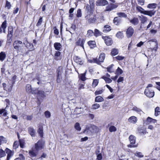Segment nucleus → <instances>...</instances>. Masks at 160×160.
Segmentation results:
<instances>
[{"mask_svg":"<svg viewBox=\"0 0 160 160\" xmlns=\"http://www.w3.org/2000/svg\"><path fill=\"white\" fill-rule=\"evenodd\" d=\"M73 61L78 64L82 65L84 62V60L81 57L77 56H74L73 58Z\"/></svg>","mask_w":160,"mask_h":160,"instance_id":"9b49d317","label":"nucleus"},{"mask_svg":"<svg viewBox=\"0 0 160 160\" xmlns=\"http://www.w3.org/2000/svg\"><path fill=\"white\" fill-rule=\"evenodd\" d=\"M111 30V27L109 25H104L103 27L102 32L104 33H107Z\"/></svg>","mask_w":160,"mask_h":160,"instance_id":"393cba45","label":"nucleus"},{"mask_svg":"<svg viewBox=\"0 0 160 160\" xmlns=\"http://www.w3.org/2000/svg\"><path fill=\"white\" fill-rule=\"evenodd\" d=\"M94 0H89V4H87L85 6V10H94Z\"/></svg>","mask_w":160,"mask_h":160,"instance_id":"9d476101","label":"nucleus"},{"mask_svg":"<svg viewBox=\"0 0 160 160\" xmlns=\"http://www.w3.org/2000/svg\"><path fill=\"white\" fill-rule=\"evenodd\" d=\"M157 122V120L154 119L151 117H148L144 123L146 125H149L151 123H155Z\"/></svg>","mask_w":160,"mask_h":160,"instance_id":"f3484780","label":"nucleus"},{"mask_svg":"<svg viewBox=\"0 0 160 160\" xmlns=\"http://www.w3.org/2000/svg\"><path fill=\"white\" fill-rule=\"evenodd\" d=\"M19 144L17 141H15L13 144V148L14 149H16L19 147Z\"/></svg>","mask_w":160,"mask_h":160,"instance_id":"603ef678","label":"nucleus"},{"mask_svg":"<svg viewBox=\"0 0 160 160\" xmlns=\"http://www.w3.org/2000/svg\"><path fill=\"white\" fill-rule=\"evenodd\" d=\"M116 36L118 38L122 39L123 37L122 32H118L116 34Z\"/></svg>","mask_w":160,"mask_h":160,"instance_id":"37998d69","label":"nucleus"},{"mask_svg":"<svg viewBox=\"0 0 160 160\" xmlns=\"http://www.w3.org/2000/svg\"><path fill=\"white\" fill-rule=\"evenodd\" d=\"M156 13V11L154 10H145L143 12H141V13L144 14V15L149 16L150 17H152Z\"/></svg>","mask_w":160,"mask_h":160,"instance_id":"ddd939ff","label":"nucleus"},{"mask_svg":"<svg viewBox=\"0 0 160 160\" xmlns=\"http://www.w3.org/2000/svg\"><path fill=\"white\" fill-rule=\"evenodd\" d=\"M86 39L85 38H79L75 42L76 46H80L84 48V44L85 42Z\"/></svg>","mask_w":160,"mask_h":160,"instance_id":"f8f14e48","label":"nucleus"},{"mask_svg":"<svg viewBox=\"0 0 160 160\" xmlns=\"http://www.w3.org/2000/svg\"><path fill=\"white\" fill-rule=\"evenodd\" d=\"M100 107V105L98 104L95 103L92 105V108L93 109H96Z\"/></svg>","mask_w":160,"mask_h":160,"instance_id":"e2e57ef3","label":"nucleus"},{"mask_svg":"<svg viewBox=\"0 0 160 160\" xmlns=\"http://www.w3.org/2000/svg\"><path fill=\"white\" fill-rule=\"evenodd\" d=\"M101 78L103 79L106 83H110L112 82V80L111 78H108L104 76H102L101 77Z\"/></svg>","mask_w":160,"mask_h":160,"instance_id":"58836bf2","label":"nucleus"},{"mask_svg":"<svg viewBox=\"0 0 160 160\" xmlns=\"http://www.w3.org/2000/svg\"><path fill=\"white\" fill-rule=\"evenodd\" d=\"M13 28L12 26H9L8 28V36H13Z\"/></svg>","mask_w":160,"mask_h":160,"instance_id":"473e14b6","label":"nucleus"},{"mask_svg":"<svg viewBox=\"0 0 160 160\" xmlns=\"http://www.w3.org/2000/svg\"><path fill=\"white\" fill-rule=\"evenodd\" d=\"M45 141L42 139L39 140L37 143L34 144V149L36 151L33 149L29 151L28 154L31 157H36L39 151L43 149L45 146Z\"/></svg>","mask_w":160,"mask_h":160,"instance_id":"f03ea898","label":"nucleus"},{"mask_svg":"<svg viewBox=\"0 0 160 160\" xmlns=\"http://www.w3.org/2000/svg\"><path fill=\"white\" fill-rule=\"evenodd\" d=\"M134 29L132 26L129 27L126 30V36L127 38L131 37L134 33Z\"/></svg>","mask_w":160,"mask_h":160,"instance_id":"6e6552de","label":"nucleus"},{"mask_svg":"<svg viewBox=\"0 0 160 160\" xmlns=\"http://www.w3.org/2000/svg\"><path fill=\"white\" fill-rule=\"evenodd\" d=\"M32 94L34 95L37 94L38 95L37 98L38 100L39 101H40L39 98H44L46 96L44 91L42 90H39L38 88H36L34 89V91L32 93Z\"/></svg>","mask_w":160,"mask_h":160,"instance_id":"39448f33","label":"nucleus"},{"mask_svg":"<svg viewBox=\"0 0 160 160\" xmlns=\"http://www.w3.org/2000/svg\"><path fill=\"white\" fill-rule=\"evenodd\" d=\"M20 148H24L25 147V141L24 139H21L18 140Z\"/></svg>","mask_w":160,"mask_h":160,"instance_id":"a878e982","label":"nucleus"},{"mask_svg":"<svg viewBox=\"0 0 160 160\" xmlns=\"http://www.w3.org/2000/svg\"><path fill=\"white\" fill-rule=\"evenodd\" d=\"M89 61L91 63H96L100 65V62L98 61L97 58H93L92 59L89 60Z\"/></svg>","mask_w":160,"mask_h":160,"instance_id":"a19ab883","label":"nucleus"},{"mask_svg":"<svg viewBox=\"0 0 160 160\" xmlns=\"http://www.w3.org/2000/svg\"><path fill=\"white\" fill-rule=\"evenodd\" d=\"M87 43L91 49H93L97 46L96 43L95 41H89Z\"/></svg>","mask_w":160,"mask_h":160,"instance_id":"4be33fe9","label":"nucleus"},{"mask_svg":"<svg viewBox=\"0 0 160 160\" xmlns=\"http://www.w3.org/2000/svg\"><path fill=\"white\" fill-rule=\"evenodd\" d=\"M130 22L134 26L137 25L139 22V20L138 18L134 17L130 20Z\"/></svg>","mask_w":160,"mask_h":160,"instance_id":"5701e85b","label":"nucleus"},{"mask_svg":"<svg viewBox=\"0 0 160 160\" xmlns=\"http://www.w3.org/2000/svg\"><path fill=\"white\" fill-rule=\"evenodd\" d=\"M7 27V21L5 20L2 24V32L4 33H6V29Z\"/></svg>","mask_w":160,"mask_h":160,"instance_id":"7c9ffc66","label":"nucleus"},{"mask_svg":"<svg viewBox=\"0 0 160 160\" xmlns=\"http://www.w3.org/2000/svg\"><path fill=\"white\" fill-rule=\"evenodd\" d=\"M94 35V32L91 29L88 30L87 31V35L88 37H92Z\"/></svg>","mask_w":160,"mask_h":160,"instance_id":"4d7b16f0","label":"nucleus"},{"mask_svg":"<svg viewBox=\"0 0 160 160\" xmlns=\"http://www.w3.org/2000/svg\"><path fill=\"white\" fill-rule=\"evenodd\" d=\"M117 15L118 16V17H119L121 18H127V14L124 12H119L117 13Z\"/></svg>","mask_w":160,"mask_h":160,"instance_id":"c9c22d12","label":"nucleus"},{"mask_svg":"<svg viewBox=\"0 0 160 160\" xmlns=\"http://www.w3.org/2000/svg\"><path fill=\"white\" fill-rule=\"evenodd\" d=\"M6 153L7 154V160H9L11 157L13 155L14 152L10 150L8 148H6L5 149Z\"/></svg>","mask_w":160,"mask_h":160,"instance_id":"2eb2a0df","label":"nucleus"},{"mask_svg":"<svg viewBox=\"0 0 160 160\" xmlns=\"http://www.w3.org/2000/svg\"><path fill=\"white\" fill-rule=\"evenodd\" d=\"M22 42L20 40H16L13 44V46L14 49L18 52L22 50Z\"/></svg>","mask_w":160,"mask_h":160,"instance_id":"20e7f679","label":"nucleus"},{"mask_svg":"<svg viewBox=\"0 0 160 160\" xmlns=\"http://www.w3.org/2000/svg\"><path fill=\"white\" fill-rule=\"evenodd\" d=\"M112 3L108 4V1L106 0H98L96 3L97 6H104L106 5L107 6L106 7L104 10L105 12H110L117 8L118 6V3L116 2L115 0H108Z\"/></svg>","mask_w":160,"mask_h":160,"instance_id":"f257e3e1","label":"nucleus"},{"mask_svg":"<svg viewBox=\"0 0 160 160\" xmlns=\"http://www.w3.org/2000/svg\"><path fill=\"white\" fill-rule=\"evenodd\" d=\"M118 49L117 48H113L112 49L110 54L112 56H113L118 55Z\"/></svg>","mask_w":160,"mask_h":160,"instance_id":"cd10ccee","label":"nucleus"},{"mask_svg":"<svg viewBox=\"0 0 160 160\" xmlns=\"http://www.w3.org/2000/svg\"><path fill=\"white\" fill-rule=\"evenodd\" d=\"M128 121L130 123L135 124L137 121V118L135 116H132L129 118Z\"/></svg>","mask_w":160,"mask_h":160,"instance_id":"b1692460","label":"nucleus"},{"mask_svg":"<svg viewBox=\"0 0 160 160\" xmlns=\"http://www.w3.org/2000/svg\"><path fill=\"white\" fill-rule=\"evenodd\" d=\"M28 133L32 137H34L36 135V132L35 129L32 127H29L28 128Z\"/></svg>","mask_w":160,"mask_h":160,"instance_id":"6ab92c4d","label":"nucleus"},{"mask_svg":"<svg viewBox=\"0 0 160 160\" xmlns=\"http://www.w3.org/2000/svg\"><path fill=\"white\" fill-rule=\"evenodd\" d=\"M12 36H8L7 35V42L8 43H11L12 40Z\"/></svg>","mask_w":160,"mask_h":160,"instance_id":"680f3d73","label":"nucleus"},{"mask_svg":"<svg viewBox=\"0 0 160 160\" xmlns=\"http://www.w3.org/2000/svg\"><path fill=\"white\" fill-rule=\"evenodd\" d=\"M11 7V5L10 2L7 0L6 1L5 7L7 8L8 9H10Z\"/></svg>","mask_w":160,"mask_h":160,"instance_id":"6e6d98bb","label":"nucleus"},{"mask_svg":"<svg viewBox=\"0 0 160 160\" xmlns=\"http://www.w3.org/2000/svg\"><path fill=\"white\" fill-rule=\"evenodd\" d=\"M148 18H147L144 16H142V18L140 19V21H141V22L142 23H144L147 21Z\"/></svg>","mask_w":160,"mask_h":160,"instance_id":"052dcab7","label":"nucleus"},{"mask_svg":"<svg viewBox=\"0 0 160 160\" xmlns=\"http://www.w3.org/2000/svg\"><path fill=\"white\" fill-rule=\"evenodd\" d=\"M19 158H16L14 160H24L25 158L22 154H19Z\"/></svg>","mask_w":160,"mask_h":160,"instance_id":"13d9d810","label":"nucleus"},{"mask_svg":"<svg viewBox=\"0 0 160 160\" xmlns=\"http://www.w3.org/2000/svg\"><path fill=\"white\" fill-rule=\"evenodd\" d=\"M75 129L78 131H80L81 129V128L80 127V124L78 122H76L74 125Z\"/></svg>","mask_w":160,"mask_h":160,"instance_id":"864d4df0","label":"nucleus"},{"mask_svg":"<svg viewBox=\"0 0 160 160\" xmlns=\"http://www.w3.org/2000/svg\"><path fill=\"white\" fill-rule=\"evenodd\" d=\"M136 137L133 135H131L129 137V140L130 142V144L128 145L127 146L128 148H135L137 147V145H135L136 142Z\"/></svg>","mask_w":160,"mask_h":160,"instance_id":"423d86ee","label":"nucleus"},{"mask_svg":"<svg viewBox=\"0 0 160 160\" xmlns=\"http://www.w3.org/2000/svg\"><path fill=\"white\" fill-rule=\"evenodd\" d=\"M6 57V54L5 53L3 52H1L0 53V61H3Z\"/></svg>","mask_w":160,"mask_h":160,"instance_id":"4c0bfd02","label":"nucleus"},{"mask_svg":"<svg viewBox=\"0 0 160 160\" xmlns=\"http://www.w3.org/2000/svg\"><path fill=\"white\" fill-rule=\"evenodd\" d=\"M136 9L138 12L141 13V12H143L145 10L142 7L140 6H137L136 7Z\"/></svg>","mask_w":160,"mask_h":160,"instance_id":"338daca9","label":"nucleus"},{"mask_svg":"<svg viewBox=\"0 0 160 160\" xmlns=\"http://www.w3.org/2000/svg\"><path fill=\"white\" fill-rule=\"evenodd\" d=\"M99 82L98 79H93V80L92 86V88H95L98 86Z\"/></svg>","mask_w":160,"mask_h":160,"instance_id":"f704fd0d","label":"nucleus"},{"mask_svg":"<svg viewBox=\"0 0 160 160\" xmlns=\"http://www.w3.org/2000/svg\"><path fill=\"white\" fill-rule=\"evenodd\" d=\"M91 127L89 126L86 127L85 129L83 131L82 133H84L86 134H88L92 132L90 130Z\"/></svg>","mask_w":160,"mask_h":160,"instance_id":"e433bc0d","label":"nucleus"},{"mask_svg":"<svg viewBox=\"0 0 160 160\" xmlns=\"http://www.w3.org/2000/svg\"><path fill=\"white\" fill-rule=\"evenodd\" d=\"M62 58L61 53L60 51H55L54 54V59L56 61L60 60Z\"/></svg>","mask_w":160,"mask_h":160,"instance_id":"4468645a","label":"nucleus"},{"mask_svg":"<svg viewBox=\"0 0 160 160\" xmlns=\"http://www.w3.org/2000/svg\"><path fill=\"white\" fill-rule=\"evenodd\" d=\"M94 11V10H85V18L89 24H94L97 22V15Z\"/></svg>","mask_w":160,"mask_h":160,"instance_id":"7ed1b4c3","label":"nucleus"},{"mask_svg":"<svg viewBox=\"0 0 160 160\" xmlns=\"http://www.w3.org/2000/svg\"><path fill=\"white\" fill-rule=\"evenodd\" d=\"M26 90L27 92L31 93L32 94V93L34 91V90H33L32 89L31 85L29 84L27 85Z\"/></svg>","mask_w":160,"mask_h":160,"instance_id":"bb28decb","label":"nucleus"},{"mask_svg":"<svg viewBox=\"0 0 160 160\" xmlns=\"http://www.w3.org/2000/svg\"><path fill=\"white\" fill-rule=\"evenodd\" d=\"M43 22V17L40 16L37 22L36 23V26L37 27H38L40 26Z\"/></svg>","mask_w":160,"mask_h":160,"instance_id":"a18cd8bd","label":"nucleus"},{"mask_svg":"<svg viewBox=\"0 0 160 160\" xmlns=\"http://www.w3.org/2000/svg\"><path fill=\"white\" fill-rule=\"evenodd\" d=\"M63 68L62 66H59L56 70V74L62 75L63 71Z\"/></svg>","mask_w":160,"mask_h":160,"instance_id":"c85d7f7f","label":"nucleus"},{"mask_svg":"<svg viewBox=\"0 0 160 160\" xmlns=\"http://www.w3.org/2000/svg\"><path fill=\"white\" fill-rule=\"evenodd\" d=\"M121 18L117 16L114 18L113 20V23L116 26H119L121 23Z\"/></svg>","mask_w":160,"mask_h":160,"instance_id":"a211bd4d","label":"nucleus"},{"mask_svg":"<svg viewBox=\"0 0 160 160\" xmlns=\"http://www.w3.org/2000/svg\"><path fill=\"white\" fill-rule=\"evenodd\" d=\"M6 155L5 150L4 151L2 148H0V158L5 157Z\"/></svg>","mask_w":160,"mask_h":160,"instance_id":"8fccbe9b","label":"nucleus"},{"mask_svg":"<svg viewBox=\"0 0 160 160\" xmlns=\"http://www.w3.org/2000/svg\"><path fill=\"white\" fill-rule=\"evenodd\" d=\"M160 109L158 107H156L155 109V113L154 115L156 116H157L160 114Z\"/></svg>","mask_w":160,"mask_h":160,"instance_id":"de8ad7c7","label":"nucleus"},{"mask_svg":"<svg viewBox=\"0 0 160 160\" xmlns=\"http://www.w3.org/2000/svg\"><path fill=\"white\" fill-rule=\"evenodd\" d=\"M102 33L97 29H95L94 30V35L96 37L101 36Z\"/></svg>","mask_w":160,"mask_h":160,"instance_id":"72a5a7b5","label":"nucleus"},{"mask_svg":"<svg viewBox=\"0 0 160 160\" xmlns=\"http://www.w3.org/2000/svg\"><path fill=\"white\" fill-rule=\"evenodd\" d=\"M82 15L81 10L80 9H78L77 10V14H76L77 17L78 18L81 17Z\"/></svg>","mask_w":160,"mask_h":160,"instance_id":"0e129e2a","label":"nucleus"},{"mask_svg":"<svg viewBox=\"0 0 160 160\" xmlns=\"http://www.w3.org/2000/svg\"><path fill=\"white\" fill-rule=\"evenodd\" d=\"M146 129L140 128L138 129V132L141 134H145L147 133Z\"/></svg>","mask_w":160,"mask_h":160,"instance_id":"c03bdc74","label":"nucleus"},{"mask_svg":"<svg viewBox=\"0 0 160 160\" xmlns=\"http://www.w3.org/2000/svg\"><path fill=\"white\" fill-rule=\"evenodd\" d=\"M104 99L102 97L100 96H98L96 97L95 102H101L103 101Z\"/></svg>","mask_w":160,"mask_h":160,"instance_id":"2f4dec72","label":"nucleus"},{"mask_svg":"<svg viewBox=\"0 0 160 160\" xmlns=\"http://www.w3.org/2000/svg\"><path fill=\"white\" fill-rule=\"evenodd\" d=\"M114 65V64H112L108 67L106 68L107 72L110 73L113 72V71L112 70V68Z\"/></svg>","mask_w":160,"mask_h":160,"instance_id":"49530a36","label":"nucleus"},{"mask_svg":"<svg viewBox=\"0 0 160 160\" xmlns=\"http://www.w3.org/2000/svg\"><path fill=\"white\" fill-rule=\"evenodd\" d=\"M102 38L104 40L105 43L107 46H111L113 43L112 38L109 36H102Z\"/></svg>","mask_w":160,"mask_h":160,"instance_id":"0eeeda50","label":"nucleus"},{"mask_svg":"<svg viewBox=\"0 0 160 160\" xmlns=\"http://www.w3.org/2000/svg\"><path fill=\"white\" fill-rule=\"evenodd\" d=\"M57 79L56 81L58 83H59L61 82L62 81V75L57 74Z\"/></svg>","mask_w":160,"mask_h":160,"instance_id":"09e8293b","label":"nucleus"},{"mask_svg":"<svg viewBox=\"0 0 160 160\" xmlns=\"http://www.w3.org/2000/svg\"><path fill=\"white\" fill-rule=\"evenodd\" d=\"M44 115L47 118H50L51 116L50 112L48 111H47L44 112Z\"/></svg>","mask_w":160,"mask_h":160,"instance_id":"69168bd1","label":"nucleus"},{"mask_svg":"<svg viewBox=\"0 0 160 160\" xmlns=\"http://www.w3.org/2000/svg\"><path fill=\"white\" fill-rule=\"evenodd\" d=\"M157 4L155 3L149 4L147 6V8L150 9H154L156 8Z\"/></svg>","mask_w":160,"mask_h":160,"instance_id":"ea45409f","label":"nucleus"},{"mask_svg":"<svg viewBox=\"0 0 160 160\" xmlns=\"http://www.w3.org/2000/svg\"><path fill=\"white\" fill-rule=\"evenodd\" d=\"M154 39H152L149 41V42H154L155 43V47L153 48V50L156 51L158 48V43L157 40Z\"/></svg>","mask_w":160,"mask_h":160,"instance_id":"79ce46f5","label":"nucleus"},{"mask_svg":"<svg viewBox=\"0 0 160 160\" xmlns=\"http://www.w3.org/2000/svg\"><path fill=\"white\" fill-rule=\"evenodd\" d=\"M104 90L103 89L99 90H96L94 92V94L95 96L98 95L102 94Z\"/></svg>","mask_w":160,"mask_h":160,"instance_id":"bf43d9fd","label":"nucleus"},{"mask_svg":"<svg viewBox=\"0 0 160 160\" xmlns=\"http://www.w3.org/2000/svg\"><path fill=\"white\" fill-rule=\"evenodd\" d=\"M116 72L118 74H121L123 72V71L119 67H118L116 70Z\"/></svg>","mask_w":160,"mask_h":160,"instance_id":"774afa93","label":"nucleus"},{"mask_svg":"<svg viewBox=\"0 0 160 160\" xmlns=\"http://www.w3.org/2000/svg\"><path fill=\"white\" fill-rule=\"evenodd\" d=\"M3 113V115L4 116H6L7 115L8 113L5 109H0V115Z\"/></svg>","mask_w":160,"mask_h":160,"instance_id":"3c124183","label":"nucleus"},{"mask_svg":"<svg viewBox=\"0 0 160 160\" xmlns=\"http://www.w3.org/2000/svg\"><path fill=\"white\" fill-rule=\"evenodd\" d=\"M54 47L56 51H60L62 50V45L60 42H56L54 44Z\"/></svg>","mask_w":160,"mask_h":160,"instance_id":"aec40b11","label":"nucleus"},{"mask_svg":"<svg viewBox=\"0 0 160 160\" xmlns=\"http://www.w3.org/2000/svg\"><path fill=\"white\" fill-rule=\"evenodd\" d=\"M86 72L87 71L86 70L84 73L81 74L79 77V79L82 81H84L87 79V78L86 77Z\"/></svg>","mask_w":160,"mask_h":160,"instance_id":"c756f323","label":"nucleus"},{"mask_svg":"<svg viewBox=\"0 0 160 160\" xmlns=\"http://www.w3.org/2000/svg\"><path fill=\"white\" fill-rule=\"evenodd\" d=\"M144 93L147 97L149 98H152L154 95V91L148 88H146L145 89Z\"/></svg>","mask_w":160,"mask_h":160,"instance_id":"1a4fd4ad","label":"nucleus"},{"mask_svg":"<svg viewBox=\"0 0 160 160\" xmlns=\"http://www.w3.org/2000/svg\"><path fill=\"white\" fill-rule=\"evenodd\" d=\"M105 56V54L103 52H102L99 54L98 61L100 62V65L101 64V63L103 62Z\"/></svg>","mask_w":160,"mask_h":160,"instance_id":"412c9836","label":"nucleus"},{"mask_svg":"<svg viewBox=\"0 0 160 160\" xmlns=\"http://www.w3.org/2000/svg\"><path fill=\"white\" fill-rule=\"evenodd\" d=\"M37 132L41 138L43 137L44 135L43 128L42 124L39 125L38 126Z\"/></svg>","mask_w":160,"mask_h":160,"instance_id":"dca6fc26","label":"nucleus"},{"mask_svg":"<svg viewBox=\"0 0 160 160\" xmlns=\"http://www.w3.org/2000/svg\"><path fill=\"white\" fill-rule=\"evenodd\" d=\"M110 132H114L117 131V128L114 126H111L109 128Z\"/></svg>","mask_w":160,"mask_h":160,"instance_id":"5fc2aeb1","label":"nucleus"}]
</instances>
